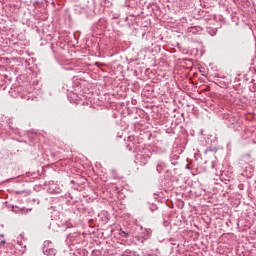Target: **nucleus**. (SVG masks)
<instances>
[{
    "label": "nucleus",
    "instance_id": "f257e3e1",
    "mask_svg": "<svg viewBox=\"0 0 256 256\" xmlns=\"http://www.w3.org/2000/svg\"><path fill=\"white\" fill-rule=\"evenodd\" d=\"M120 231H121V233H123L124 235H126V237L129 236V233H127V232H125V231H123V230H121V229H120Z\"/></svg>",
    "mask_w": 256,
    "mask_h": 256
}]
</instances>
